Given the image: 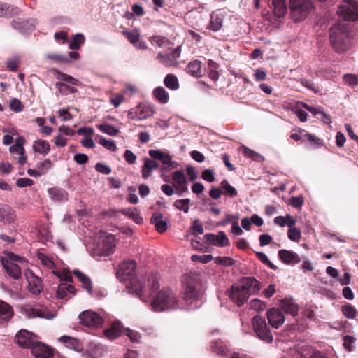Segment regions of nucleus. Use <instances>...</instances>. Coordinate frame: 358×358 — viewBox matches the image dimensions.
<instances>
[{
    "instance_id": "obj_1",
    "label": "nucleus",
    "mask_w": 358,
    "mask_h": 358,
    "mask_svg": "<svg viewBox=\"0 0 358 358\" xmlns=\"http://www.w3.org/2000/svg\"><path fill=\"white\" fill-rule=\"evenodd\" d=\"M261 289L260 282L252 277H245L238 283L233 285L227 292L228 296L238 306H241L249 297L257 294Z\"/></svg>"
},
{
    "instance_id": "obj_2",
    "label": "nucleus",
    "mask_w": 358,
    "mask_h": 358,
    "mask_svg": "<svg viewBox=\"0 0 358 358\" xmlns=\"http://www.w3.org/2000/svg\"><path fill=\"white\" fill-rule=\"evenodd\" d=\"M331 45L338 53H343L348 51L351 45L350 32L347 25L344 22H338L330 29Z\"/></svg>"
},
{
    "instance_id": "obj_3",
    "label": "nucleus",
    "mask_w": 358,
    "mask_h": 358,
    "mask_svg": "<svg viewBox=\"0 0 358 358\" xmlns=\"http://www.w3.org/2000/svg\"><path fill=\"white\" fill-rule=\"evenodd\" d=\"M151 305L157 312L176 309L178 306V297L169 287H164L153 298Z\"/></svg>"
},
{
    "instance_id": "obj_4",
    "label": "nucleus",
    "mask_w": 358,
    "mask_h": 358,
    "mask_svg": "<svg viewBox=\"0 0 358 358\" xmlns=\"http://www.w3.org/2000/svg\"><path fill=\"white\" fill-rule=\"evenodd\" d=\"M290 17L294 22L306 20L315 10L313 0H289Z\"/></svg>"
},
{
    "instance_id": "obj_5",
    "label": "nucleus",
    "mask_w": 358,
    "mask_h": 358,
    "mask_svg": "<svg viewBox=\"0 0 358 358\" xmlns=\"http://www.w3.org/2000/svg\"><path fill=\"white\" fill-rule=\"evenodd\" d=\"M115 246L116 241L113 235L101 232L96 238L92 255L94 257L108 256L113 252Z\"/></svg>"
},
{
    "instance_id": "obj_6",
    "label": "nucleus",
    "mask_w": 358,
    "mask_h": 358,
    "mask_svg": "<svg viewBox=\"0 0 358 358\" xmlns=\"http://www.w3.org/2000/svg\"><path fill=\"white\" fill-rule=\"evenodd\" d=\"M20 313L28 319H45L52 320L55 317V314L47 307L40 303L24 304L20 307Z\"/></svg>"
},
{
    "instance_id": "obj_7",
    "label": "nucleus",
    "mask_w": 358,
    "mask_h": 358,
    "mask_svg": "<svg viewBox=\"0 0 358 358\" xmlns=\"http://www.w3.org/2000/svg\"><path fill=\"white\" fill-rule=\"evenodd\" d=\"M337 14L345 21L358 20V1L344 0L338 6Z\"/></svg>"
},
{
    "instance_id": "obj_8",
    "label": "nucleus",
    "mask_w": 358,
    "mask_h": 358,
    "mask_svg": "<svg viewBox=\"0 0 358 358\" xmlns=\"http://www.w3.org/2000/svg\"><path fill=\"white\" fill-rule=\"evenodd\" d=\"M252 324L259 338L268 343H271L273 341V336L265 320L262 317L259 315L255 316L252 318Z\"/></svg>"
},
{
    "instance_id": "obj_9",
    "label": "nucleus",
    "mask_w": 358,
    "mask_h": 358,
    "mask_svg": "<svg viewBox=\"0 0 358 358\" xmlns=\"http://www.w3.org/2000/svg\"><path fill=\"white\" fill-rule=\"evenodd\" d=\"M80 322L88 327L98 328L103 323V317L96 312L92 310L83 311L79 315Z\"/></svg>"
},
{
    "instance_id": "obj_10",
    "label": "nucleus",
    "mask_w": 358,
    "mask_h": 358,
    "mask_svg": "<svg viewBox=\"0 0 358 358\" xmlns=\"http://www.w3.org/2000/svg\"><path fill=\"white\" fill-rule=\"evenodd\" d=\"M17 261L22 262L24 259L14 254L10 255L9 259L2 260V264L8 274L15 279L20 278L22 275L21 268L15 263Z\"/></svg>"
},
{
    "instance_id": "obj_11",
    "label": "nucleus",
    "mask_w": 358,
    "mask_h": 358,
    "mask_svg": "<svg viewBox=\"0 0 358 358\" xmlns=\"http://www.w3.org/2000/svg\"><path fill=\"white\" fill-rule=\"evenodd\" d=\"M148 153L153 159L159 160L163 164L162 169L173 170L178 166L177 162L173 161L172 157L166 152L150 150Z\"/></svg>"
},
{
    "instance_id": "obj_12",
    "label": "nucleus",
    "mask_w": 358,
    "mask_h": 358,
    "mask_svg": "<svg viewBox=\"0 0 358 358\" xmlns=\"http://www.w3.org/2000/svg\"><path fill=\"white\" fill-rule=\"evenodd\" d=\"M199 291L198 289V282L194 278H189L187 280L184 291V301L189 305H191L193 301L198 299Z\"/></svg>"
},
{
    "instance_id": "obj_13",
    "label": "nucleus",
    "mask_w": 358,
    "mask_h": 358,
    "mask_svg": "<svg viewBox=\"0 0 358 358\" xmlns=\"http://www.w3.org/2000/svg\"><path fill=\"white\" fill-rule=\"evenodd\" d=\"M136 268V263L134 260L124 261L117 271V276L121 280H126L134 274Z\"/></svg>"
},
{
    "instance_id": "obj_14",
    "label": "nucleus",
    "mask_w": 358,
    "mask_h": 358,
    "mask_svg": "<svg viewBox=\"0 0 358 358\" xmlns=\"http://www.w3.org/2000/svg\"><path fill=\"white\" fill-rule=\"evenodd\" d=\"M267 320L270 325L275 328H280L285 322V317L279 308H271L266 313Z\"/></svg>"
},
{
    "instance_id": "obj_15",
    "label": "nucleus",
    "mask_w": 358,
    "mask_h": 358,
    "mask_svg": "<svg viewBox=\"0 0 358 358\" xmlns=\"http://www.w3.org/2000/svg\"><path fill=\"white\" fill-rule=\"evenodd\" d=\"M17 343L22 348H31L36 342L34 335L27 330H20L15 336Z\"/></svg>"
},
{
    "instance_id": "obj_16",
    "label": "nucleus",
    "mask_w": 358,
    "mask_h": 358,
    "mask_svg": "<svg viewBox=\"0 0 358 358\" xmlns=\"http://www.w3.org/2000/svg\"><path fill=\"white\" fill-rule=\"evenodd\" d=\"M206 242L213 245L224 247L229 245V241L224 231H220L217 235L206 234L204 235Z\"/></svg>"
},
{
    "instance_id": "obj_17",
    "label": "nucleus",
    "mask_w": 358,
    "mask_h": 358,
    "mask_svg": "<svg viewBox=\"0 0 358 358\" xmlns=\"http://www.w3.org/2000/svg\"><path fill=\"white\" fill-rule=\"evenodd\" d=\"M30 349L36 358H49L52 355V350L48 345L37 341Z\"/></svg>"
},
{
    "instance_id": "obj_18",
    "label": "nucleus",
    "mask_w": 358,
    "mask_h": 358,
    "mask_svg": "<svg viewBox=\"0 0 358 358\" xmlns=\"http://www.w3.org/2000/svg\"><path fill=\"white\" fill-rule=\"evenodd\" d=\"M29 282V289L33 294H39L42 291V281L41 278L36 276L31 271L25 273Z\"/></svg>"
},
{
    "instance_id": "obj_19",
    "label": "nucleus",
    "mask_w": 358,
    "mask_h": 358,
    "mask_svg": "<svg viewBox=\"0 0 358 358\" xmlns=\"http://www.w3.org/2000/svg\"><path fill=\"white\" fill-rule=\"evenodd\" d=\"M278 255L279 259L286 264H296L301 262L299 255L292 250H280Z\"/></svg>"
},
{
    "instance_id": "obj_20",
    "label": "nucleus",
    "mask_w": 358,
    "mask_h": 358,
    "mask_svg": "<svg viewBox=\"0 0 358 358\" xmlns=\"http://www.w3.org/2000/svg\"><path fill=\"white\" fill-rule=\"evenodd\" d=\"M137 113L140 120L152 117L155 113V106L150 103H140L136 106Z\"/></svg>"
},
{
    "instance_id": "obj_21",
    "label": "nucleus",
    "mask_w": 358,
    "mask_h": 358,
    "mask_svg": "<svg viewBox=\"0 0 358 358\" xmlns=\"http://www.w3.org/2000/svg\"><path fill=\"white\" fill-rule=\"evenodd\" d=\"M14 315L12 306L8 303L0 300V324L7 323Z\"/></svg>"
},
{
    "instance_id": "obj_22",
    "label": "nucleus",
    "mask_w": 358,
    "mask_h": 358,
    "mask_svg": "<svg viewBox=\"0 0 358 358\" xmlns=\"http://www.w3.org/2000/svg\"><path fill=\"white\" fill-rule=\"evenodd\" d=\"M48 195L51 199L57 202H62L68 200V193L64 189L55 187L48 190Z\"/></svg>"
},
{
    "instance_id": "obj_23",
    "label": "nucleus",
    "mask_w": 358,
    "mask_h": 358,
    "mask_svg": "<svg viewBox=\"0 0 358 358\" xmlns=\"http://www.w3.org/2000/svg\"><path fill=\"white\" fill-rule=\"evenodd\" d=\"M272 9L275 17H284L287 12L286 0H273Z\"/></svg>"
},
{
    "instance_id": "obj_24",
    "label": "nucleus",
    "mask_w": 358,
    "mask_h": 358,
    "mask_svg": "<svg viewBox=\"0 0 358 358\" xmlns=\"http://www.w3.org/2000/svg\"><path fill=\"white\" fill-rule=\"evenodd\" d=\"M124 331L123 326L120 322H114L110 329L104 331L106 337L114 340L119 337Z\"/></svg>"
},
{
    "instance_id": "obj_25",
    "label": "nucleus",
    "mask_w": 358,
    "mask_h": 358,
    "mask_svg": "<svg viewBox=\"0 0 358 358\" xmlns=\"http://www.w3.org/2000/svg\"><path fill=\"white\" fill-rule=\"evenodd\" d=\"M151 223H152L156 230L159 233H163L167 229V223L163 219V215L159 212L153 213L151 217Z\"/></svg>"
},
{
    "instance_id": "obj_26",
    "label": "nucleus",
    "mask_w": 358,
    "mask_h": 358,
    "mask_svg": "<svg viewBox=\"0 0 358 358\" xmlns=\"http://www.w3.org/2000/svg\"><path fill=\"white\" fill-rule=\"evenodd\" d=\"M280 308L287 314H290L292 316H296L299 312L298 306L292 300L289 299H285L281 301Z\"/></svg>"
},
{
    "instance_id": "obj_27",
    "label": "nucleus",
    "mask_w": 358,
    "mask_h": 358,
    "mask_svg": "<svg viewBox=\"0 0 358 358\" xmlns=\"http://www.w3.org/2000/svg\"><path fill=\"white\" fill-rule=\"evenodd\" d=\"M20 12L16 6L0 2V17H12L19 15Z\"/></svg>"
},
{
    "instance_id": "obj_28",
    "label": "nucleus",
    "mask_w": 358,
    "mask_h": 358,
    "mask_svg": "<svg viewBox=\"0 0 358 358\" xmlns=\"http://www.w3.org/2000/svg\"><path fill=\"white\" fill-rule=\"evenodd\" d=\"M76 289L69 283L62 282L59 285L56 296L57 299H64L69 294H75Z\"/></svg>"
},
{
    "instance_id": "obj_29",
    "label": "nucleus",
    "mask_w": 358,
    "mask_h": 358,
    "mask_svg": "<svg viewBox=\"0 0 358 358\" xmlns=\"http://www.w3.org/2000/svg\"><path fill=\"white\" fill-rule=\"evenodd\" d=\"M158 167L159 164L157 162L150 158H145L142 167V176L144 178H149L152 175V171Z\"/></svg>"
},
{
    "instance_id": "obj_30",
    "label": "nucleus",
    "mask_w": 358,
    "mask_h": 358,
    "mask_svg": "<svg viewBox=\"0 0 358 358\" xmlns=\"http://www.w3.org/2000/svg\"><path fill=\"white\" fill-rule=\"evenodd\" d=\"M145 288V282L143 280L134 279L130 282V289L135 293L142 301L147 302V300L143 298V292Z\"/></svg>"
},
{
    "instance_id": "obj_31",
    "label": "nucleus",
    "mask_w": 358,
    "mask_h": 358,
    "mask_svg": "<svg viewBox=\"0 0 358 358\" xmlns=\"http://www.w3.org/2000/svg\"><path fill=\"white\" fill-rule=\"evenodd\" d=\"M178 50L179 47H177L175 48L174 52L171 54L163 55L162 53H159L157 55V59L166 66H177L178 62L175 59V55Z\"/></svg>"
},
{
    "instance_id": "obj_32",
    "label": "nucleus",
    "mask_w": 358,
    "mask_h": 358,
    "mask_svg": "<svg viewBox=\"0 0 358 358\" xmlns=\"http://www.w3.org/2000/svg\"><path fill=\"white\" fill-rule=\"evenodd\" d=\"M59 341L66 344L67 348H71L75 351L80 352L83 350V345L81 343L79 340L75 338L67 336H62L60 337Z\"/></svg>"
},
{
    "instance_id": "obj_33",
    "label": "nucleus",
    "mask_w": 358,
    "mask_h": 358,
    "mask_svg": "<svg viewBox=\"0 0 358 358\" xmlns=\"http://www.w3.org/2000/svg\"><path fill=\"white\" fill-rule=\"evenodd\" d=\"M73 273L78 278V280L82 283L83 287L87 290L89 294L92 292V284L91 280L88 276L83 273L79 270H73Z\"/></svg>"
},
{
    "instance_id": "obj_34",
    "label": "nucleus",
    "mask_w": 358,
    "mask_h": 358,
    "mask_svg": "<svg viewBox=\"0 0 358 358\" xmlns=\"http://www.w3.org/2000/svg\"><path fill=\"white\" fill-rule=\"evenodd\" d=\"M27 22L31 23L30 27L27 29L24 27V21L21 22L20 20H13L11 22V26L13 29L19 30L22 33H25L33 30L35 28L37 23L35 19L27 20Z\"/></svg>"
},
{
    "instance_id": "obj_35",
    "label": "nucleus",
    "mask_w": 358,
    "mask_h": 358,
    "mask_svg": "<svg viewBox=\"0 0 358 358\" xmlns=\"http://www.w3.org/2000/svg\"><path fill=\"white\" fill-rule=\"evenodd\" d=\"M33 150L36 152H38L43 155H46L50 150V145L49 143L44 140H37L33 143Z\"/></svg>"
},
{
    "instance_id": "obj_36",
    "label": "nucleus",
    "mask_w": 358,
    "mask_h": 358,
    "mask_svg": "<svg viewBox=\"0 0 358 358\" xmlns=\"http://www.w3.org/2000/svg\"><path fill=\"white\" fill-rule=\"evenodd\" d=\"M206 69H201V62L198 60L190 62L187 66V72L195 77H201L203 76L202 70Z\"/></svg>"
},
{
    "instance_id": "obj_37",
    "label": "nucleus",
    "mask_w": 358,
    "mask_h": 358,
    "mask_svg": "<svg viewBox=\"0 0 358 358\" xmlns=\"http://www.w3.org/2000/svg\"><path fill=\"white\" fill-rule=\"evenodd\" d=\"M152 95L160 103L165 104L169 101V94L162 87H156L152 92Z\"/></svg>"
},
{
    "instance_id": "obj_38",
    "label": "nucleus",
    "mask_w": 358,
    "mask_h": 358,
    "mask_svg": "<svg viewBox=\"0 0 358 358\" xmlns=\"http://www.w3.org/2000/svg\"><path fill=\"white\" fill-rule=\"evenodd\" d=\"M297 351L299 354H300L301 358H311L313 357L315 350L306 343H301L298 345Z\"/></svg>"
},
{
    "instance_id": "obj_39",
    "label": "nucleus",
    "mask_w": 358,
    "mask_h": 358,
    "mask_svg": "<svg viewBox=\"0 0 358 358\" xmlns=\"http://www.w3.org/2000/svg\"><path fill=\"white\" fill-rule=\"evenodd\" d=\"M120 212L126 215H128L131 218L134 220L135 222L137 224H141L143 221L142 217H140L138 210L136 208L132 207V208H122Z\"/></svg>"
},
{
    "instance_id": "obj_40",
    "label": "nucleus",
    "mask_w": 358,
    "mask_h": 358,
    "mask_svg": "<svg viewBox=\"0 0 358 358\" xmlns=\"http://www.w3.org/2000/svg\"><path fill=\"white\" fill-rule=\"evenodd\" d=\"M223 18L217 13H213L210 17V28L213 31H218L222 26Z\"/></svg>"
},
{
    "instance_id": "obj_41",
    "label": "nucleus",
    "mask_w": 358,
    "mask_h": 358,
    "mask_svg": "<svg viewBox=\"0 0 358 358\" xmlns=\"http://www.w3.org/2000/svg\"><path fill=\"white\" fill-rule=\"evenodd\" d=\"M211 347L213 350L219 355H225L228 352L227 345L220 340L213 341Z\"/></svg>"
},
{
    "instance_id": "obj_42",
    "label": "nucleus",
    "mask_w": 358,
    "mask_h": 358,
    "mask_svg": "<svg viewBox=\"0 0 358 358\" xmlns=\"http://www.w3.org/2000/svg\"><path fill=\"white\" fill-rule=\"evenodd\" d=\"M85 42V36L82 34H76L72 41L69 42V48L71 50L79 49L82 44Z\"/></svg>"
},
{
    "instance_id": "obj_43",
    "label": "nucleus",
    "mask_w": 358,
    "mask_h": 358,
    "mask_svg": "<svg viewBox=\"0 0 358 358\" xmlns=\"http://www.w3.org/2000/svg\"><path fill=\"white\" fill-rule=\"evenodd\" d=\"M97 127L101 132L105 133L110 136H114L119 133L118 129L107 123L99 124L97 126Z\"/></svg>"
},
{
    "instance_id": "obj_44",
    "label": "nucleus",
    "mask_w": 358,
    "mask_h": 358,
    "mask_svg": "<svg viewBox=\"0 0 358 358\" xmlns=\"http://www.w3.org/2000/svg\"><path fill=\"white\" fill-rule=\"evenodd\" d=\"M164 85L171 90H176L178 87V82L176 76L172 74H168L164 78Z\"/></svg>"
},
{
    "instance_id": "obj_45",
    "label": "nucleus",
    "mask_w": 358,
    "mask_h": 358,
    "mask_svg": "<svg viewBox=\"0 0 358 358\" xmlns=\"http://www.w3.org/2000/svg\"><path fill=\"white\" fill-rule=\"evenodd\" d=\"M341 312L348 319H354L357 315L356 309L350 304H346L341 307Z\"/></svg>"
},
{
    "instance_id": "obj_46",
    "label": "nucleus",
    "mask_w": 358,
    "mask_h": 358,
    "mask_svg": "<svg viewBox=\"0 0 358 358\" xmlns=\"http://www.w3.org/2000/svg\"><path fill=\"white\" fill-rule=\"evenodd\" d=\"M52 273L57 276L62 281H64V282L69 283L73 282V278L69 271H66L65 269L62 271L53 270Z\"/></svg>"
},
{
    "instance_id": "obj_47",
    "label": "nucleus",
    "mask_w": 358,
    "mask_h": 358,
    "mask_svg": "<svg viewBox=\"0 0 358 358\" xmlns=\"http://www.w3.org/2000/svg\"><path fill=\"white\" fill-rule=\"evenodd\" d=\"M38 259L41 263L50 269H52L55 267V263L51 258L48 257L43 253L39 252L38 254Z\"/></svg>"
},
{
    "instance_id": "obj_48",
    "label": "nucleus",
    "mask_w": 358,
    "mask_h": 358,
    "mask_svg": "<svg viewBox=\"0 0 358 358\" xmlns=\"http://www.w3.org/2000/svg\"><path fill=\"white\" fill-rule=\"evenodd\" d=\"M52 166V162L50 159H45L44 162H39L36 165L41 176L45 175Z\"/></svg>"
},
{
    "instance_id": "obj_49",
    "label": "nucleus",
    "mask_w": 358,
    "mask_h": 358,
    "mask_svg": "<svg viewBox=\"0 0 358 358\" xmlns=\"http://www.w3.org/2000/svg\"><path fill=\"white\" fill-rule=\"evenodd\" d=\"M241 149L243 154L247 157L251 158L256 161H261L263 159V157L261 155L249 149L247 147L243 146Z\"/></svg>"
},
{
    "instance_id": "obj_50",
    "label": "nucleus",
    "mask_w": 358,
    "mask_h": 358,
    "mask_svg": "<svg viewBox=\"0 0 358 358\" xmlns=\"http://www.w3.org/2000/svg\"><path fill=\"white\" fill-rule=\"evenodd\" d=\"M266 307V303L258 299H254L250 302V308L257 312H262L264 310Z\"/></svg>"
},
{
    "instance_id": "obj_51",
    "label": "nucleus",
    "mask_w": 358,
    "mask_h": 358,
    "mask_svg": "<svg viewBox=\"0 0 358 358\" xmlns=\"http://www.w3.org/2000/svg\"><path fill=\"white\" fill-rule=\"evenodd\" d=\"M222 189L224 194L229 196H235L238 194L236 189L232 187L227 180L222 182Z\"/></svg>"
},
{
    "instance_id": "obj_52",
    "label": "nucleus",
    "mask_w": 358,
    "mask_h": 358,
    "mask_svg": "<svg viewBox=\"0 0 358 358\" xmlns=\"http://www.w3.org/2000/svg\"><path fill=\"white\" fill-rule=\"evenodd\" d=\"M215 263L217 265L229 266L234 264V260L229 257H217L213 258Z\"/></svg>"
},
{
    "instance_id": "obj_53",
    "label": "nucleus",
    "mask_w": 358,
    "mask_h": 358,
    "mask_svg": "<svg viewBox=\"0 0 358 358\" xmlns=\"http://www.w3.org/2000/svg\"><path fill=\"white\" fill-rule=\"evenodd\" d=\"M98 142L100 145H101L102 146H103L105 148H106L108 150L115 151L117 149L115 143L113 140H107V139L101 137L99 138Z\"/></svg>"
},
{
    "instance_id": "obj_54",
    "label": "nucleus",
    "mask_w": 358,
    "mask_h": 358,
    "mask_svg": "<svg viewBox=\"0 0 358 358\" xmlns=\"http://www.w3.org/2000/svg\"><path fill=\"white\" fill-rule=\"evenodd\" d=\"M213 259V257L211 255H192L191 256V260L192 262H199L202 264H207Z\"/></svg>"
},
{
    "instance_id": "obj_55",
    "label": "nucleus",
    "mask_w": 358,
    "mask_h": 358,
    "mask_svg": "<svg viewBox=\"0 0 358 358\" xmlns=\"http://www.w3.org/2000/svg\"><path fill=\"white\" fill-rule=\"evenodd\" d=\"M287 236L291 241L298 242L301 237V232L299 229L292 227L289 228Z\"/></svg>"
},
{
    "instance_id": "obj_56",
    "label": "nucleus",
    "mask_w": 358,
    "mask_h": 358,
    "mask_svg": "<svg viewBox=\"0 0 358 358\" xmlns=\"http://www.w3.org/2000/svg\"><path fill=\"white\" fill-rule=\"evenodd\" d=\"M343 80L349 86L355 87L358 85V76L355 74H345L343 76Z\"/></svg>"
},
{
    "instance_id": "obj_57",
    "label": "nucleus",
    "mask_w": 358,
    "mask_h": 358,
    "mask_svg": "<svg viewBox=\"0 0 358 358\" xmlns=\"http://www.w3.org/2000/svg\"><path fill=\"white\" fill-rule=\"evenodd\" d=\"M10 108L13 111L20 113L23 110L24 106L20 100L13 98L10 101Z\"/></svg>"
},
{
    "instance_id": "obj_58",
    "label": "nucleus",
    "mask_w": 358,
    "mask_h": 358,
    "mask_svg": "<svg viewBox=\"0 0 358 358\" xmlns=\"http://www.w3.org/2000/svg\"><path fill=\"white\" fill-rule=\"evenodd\" d=\"M57 86L60 93L64 94H73L77 92V90L76 88L69 87V85L63 83H57Z\"/></svg>"
},
{
    "instance_id": "obj_59",
    "label": "nucleus",
    "mask_w": 358,
    "mask_h": 358,
    "mask_svg": "<svg viewBox=\"0 0 358 358\" xmlns=\"http://www.w3.org/2000/svg\"><path fill=\"white\" fill-rule=\"evenodd\" d=\"M152 39L159 45V47L167 48L169 49L171 48V44L170 41L166 38L157 36H154Z\"/></svg>"
},
{
    "instance_id": "obj_60",
    "label": "nucleus",
    "mask_w": 358,
    "mask_h": 358,
    "mask_svg": "<svg viewBox=\"0 0 358 358\" xmlns=\"http://www.w3.org/2000/svg\"><path fill=\"white\" fill-rule=\"evenodd\" d=\"M124 35L127 37V38L132 43L136 44L139 40V34L136 31H125L123 32Z\"/></svg>"
},
{
    "instance_id": "obj_61",
    "label": "nucleus",
    "mask_w": 358,
    "mask_h": 358,
    "mask_svg": "<svg viewBox=\"0 0 358 358\" xmlns=\"http://www.w3.org/2000/svg\"><path fill=\"white\" fill-rule=\"evenodd\" d=\"M95 169L97 171L108 175L111 173V169L104 163L99 162L95 165Z\"/></svg>"
},
{
    "instance_id": "obj_62",
    "label": "nucleus",
    "mask_w": 358,
    "mask_h": 358,
    "mask_svg": "<svg viewBox=\"0 0 358 358\" xmlns=\"http://www.w3.org/2000/svg\"><path fill=\"white\" fill-rule=\"evenodd\" d=\"M34 184V181L28 178H22L17 180L16 185L18 187H30Z\"/></svg>"
},
{
    "instance_id": "obj_63",
    "label": "nucleus",
    "mask_w": 358,
    "mask_h": 358,
    "mask_svg": "<svg viewBox=\"0 0 358 358\" xmlns=\"http://www.w3.org/2000/svg\"><path fill=\"white\" fill-rule=\"evenodd\" d=\"M124 331L126 332L127 336L130 338V340L132 342L138 343L139 341L141 336L138 332L131 330L129 329H127L125 330L124 329Z\"/></svg>"
},
{
    "instance_id": "obj_64",
    "label": "nucleus",
    "mask_w": 358,
    "mask_h": 358,
    "mask_svg": "<svg viewBox=\"0 0 358 358\" xmlns=\"http://www.w3.org/2000/svg\"><path fill=\"white\" fill-rule=\"evenodd\" d=\"M124 157L126 162L129 164H134L136 160V156L130 150H125Z\"/></svg>"
}]
</instances>
